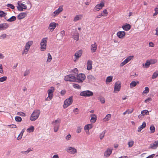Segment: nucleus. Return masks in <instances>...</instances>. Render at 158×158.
Listing matches in <instances>:
<instances>
[{"mask_svg":"<svg viewBox=\"0 0 158 158\" xmlns=\"http://www.w3.org/2000/svg\"><path fill=\"white\" fill-rule=\"evenodd\" d=\"M105 134V131H103L100 134L99 137L101 139H102L104 137Z\"/></svg>","mask_w":158,"mask_h":158,"instance_id":"nucleus-46","label":"nucleus"},{"mask_svg":"<svg viewBox=\"0 0 158 158\" xmlns=\"http://www.w3.org/2000/svg\"><path fill=\"white\" fill-rule=\"evenodd\" d=\"M158 76V72H154L152 76V79H155Z\"/></svg>","mask_w":158,"mask_h":158,"instance_id":"nucleus-45","label":"nucleus"},{"mask_svg":"<svg viewBox=\"0 0 158 158\" xmlns=\"http://www.w3.org/2000/svg\"><path fill=\"white\" fill-rule=\"evenodd\" d=\"M79 112V110L77 108H76L73 110V112L76 114H77Z\"/></svg>","mask_w":158,"mask_h":158,"instance_id":"nucleus-59","label":"nucleus"},{"mask_svg":"<svg viewBox=\"0 0 158 158\" xmlns=\"http://www.w3.org/2000/svg\"><path fill=\"white\" fill-rule=\"evenodd\" d=\"M93 95V93L89 90L82 91L80 93V95L83 97H89Z\"/></svg>","mask_w":158,"mask_h":158,"instance_id":"nucleus-9","label":"nucleus"},{"mask_svg":"<svg viewBox=\"0 0 158 158\" xmlns=\"http://www.w3.org/2000/svg\"><path fill=\"white\" fill-rule=\"evenodd\" d=\"M113 77L112 76H109L107 77L106 81L108 82H110L112 81Z\"/></svg>","mask_w":158,"mask_h":158,"instance_id":"nucleus-41","label":"nucleus"},{"mask_svg":"<svg viewBox=\"0 0 158 158\" xmlns=\"http://www.w3.org/2000/svg\"><path fill=\"white\" fill-rule=\"evenodd\" d=\"M66 151L71 154H74L77 152V150L74 148L69 147L66 148Z\"/></svg>","mask_w":158,"mask_h":158,"instance_id":"nucleus-16","label":"nucleus"},{"mask_svg":"<svg viewBox=\"0 0 158 158\" xmlns=\"http://www.w3.org/2000/svg\"><path fill=\"white\" fill-rule=\"evenodd\" d=\"M40 113V111L36 110L33 111L30 117V119L32 121H34L38 118Z\"/></svg>","mask_w":158,"mask_h":158,"instance_id":"nucleus-5","label":"nucleus"},{"mask_svg":"<svg viewBox=\"0 0 158 158\" xmlns=\"http://www.w3.org/2000/svg\"><path fill=\"white\" fill-rule=\"evenodd\" d=\"M82 129V127L81 126L77 127L76 132L78 133H80Z\"/></svg>","mask_w":158,"mask_h":158,"instance_id":"nucleus-44","label":"nucleus"},{"mask_svg":"<svg viewBox=\"0 0 158 158\" xmlns=\"http://www.w3.org/2000/svg\"><path fill=\"white\" fill-rule=\"evenodd\" d=\"M105 1L104 0L101 1L100 3L96 5L94 7L93 10L94 12L98 11L101 10L105 6Z\"/></svg>","mask_w":158,"mask_h":158,"instance_id":"nucleus-3","label":"nucleus"},{"mask_svg":"<svg viewBox=\"0 0 158 158\" xmlns=\"http://www.w3.org/2000/svg\"><path fill=\"white\" fill-rule=\"evenodd\" d=\"M63 10V6H60L59 8L53 12L51 15L53 17H55L56 16L58 15L60 12H62Z\"/></svg>","mask_w":158,"mask_h":158,"instance_id":"nucleus-11","label":"nucleus"},{"mask_svg":"<svg viewBox=\"0 0 158 158\" xmlns=\"http://www.w3.org/2000/svg\"><path fill=\"white\" fill-rule=\"evenodd\" d=\"M6 15V13L4 11L0 10V17H3L5 16Z\"/></svg>","mask_w":158,"mask_h":158,"instance_id":"nucleus-40","label":"nucleus"},{"mask_svg":"<svg viewBox=\"0 0 158 158\" xmlns=\"http://www.w3.org/2000/svg\"><path fill=\"white\" fill-rule=\"evenodd\" d=\"M7 79L6 76H3L0 78V82H2L6 81Z\"/></svg>","mask_w":158,"mask_h":158,"instance_id":"nucleus-43","label":"nucleus"},{"mask_svg":"<svg viewBox=\"0 0 158 158\" xmlns=\"http://www.w3.org/2000/svg\"><path fill=\"white\" fill-rule=\"evenodd\" d=\"M55 91V88L53 87H51L48 90V96L47 98L45 100L46 101H50L52 99L53 97V93Z\"/></svg>","mask_w":158,"mask_h":158,"instance_id":"nucleus-6","label":"nucleus"},{"mask_svg":"<svg viewBox=\"0 0 158 158\" xmlns=\"http://www.w3.org/2000/svg\"><path fill=\"white\" fill-rule=\"evenodd\" d=\"M101 13L102 16H106L107 15L108 12H107L106 9H104L102 12H101Z\"/></svg>","mask_w":158,"mask_h":158,"instance_id":"nucleus-34","label":"nucleus"},{"mask_svg":"<svg viewBox=\"0 0 158 158\" xmlns=\"http://www.w3.org/2000/svg\"><path fill=\"white\" fill-rule=\"evenodd\" d=\"M152 100V99L151 98H148V99L145 100L144 101V102L145 103H148L149 101H151Z\"/></svg>","mask_w":158,"mask_h":158,"instance_id":"nucleus-58","label":"nucleus"},{"mask_svg":"<svg viewBox=\"0 0 158 158\" xmlns=\"http://www.w3.org/2000/svg\"><path fill=\"white\" fill-rule=\"evenodd\" d=\"M97 45L96 42H94V44H92L90 47V51L92 53H94L96 52L97 49Z\"/></svg>","mask_w":158,"mask_h":158,"instance_id":"nucleus-17","label":"nucleus"},{"mask_svg":"<svg viewBox=\"0 0 158 158\" xmlns=\"http://www.w3.org/2000/svg\"><path fill=\"white\" fill-rule=\"evenodd\" d=\"M33 44V42L32 41H29L26 43L25 46V49L23 51L22 54L23 55L24 54H27L30 49V47Z\"/></svg>","mask_w":158,"mask_h":158,"instance_id":"nucleus-1","label":"nucleus"},{"mask_svg":"<svg viewBox=\"0 0 158 158\" xmlns=\"http://www.w3.org/2000/svg\"><path fill=\"white\" fill-rule=\"evenodd\" d=\"M22 118L19 116H16L15 117V120L16 121L20 122L22 121Z\"/></svg>","mask_w":158,"mask_h":158,"instance_id":"nucleus-47","label":"nucleus"},{"mask_svg":"<svg viewBox=\"0 0 158 158\" xmlns=\"http://www.w3.org/2000/svg\"><path fill=\"white\" fill-rule=\"evenodd\" d=\"M146 126V123L145 122L143 123L142 124L139 126L138 129L137 131L138 132H140L143 128H145Z\"/></svg>","mask_w":158,"mask_h":158,"instance_id":"nucleus-27","label":"nucleus"},{"mask_svg":"<svg viewBox=\"0 0 158 158\" xmlns=\"http://www.w3.org/2000/svg\"><path fill=\"white\" fill-rule=\"evenodd\" d=\"M17 114L18 115L23 117H25L26 116L25 114L24 113L22 112H18L17 113Z\"/></svg>","mask_w":158,"mask_h":158,"instance_id":"nucleus-49","label":"nucleus"},{"mask_svg":"<svg viewBox=\"0 0 158 158\" xmlns=\"http://www.w3.org/2000/svg\"><path fill=\"white\" fill-rule=\"evenodd\" d=\"M99 100L100 102L102 104H104L105 103V99L104 98H99Z\"/></svg>","mask_w":158,"mask_h":158,"instance_id":"nucleus-53","label":"nucleus"},{"mask_svg":"<svg viewBox=\"0 0 158 158\" xmlns=\"http://www.w3.org/2000/svg\"><path fill=\"white\" fill-rule=\"evenodd\" d=\"M82 53V51L81 50H78L76 52L74 55L75 58L74 61H76L77 59L81 56Z\"/></svg>","mask_w":158,"mask_h":158,"instance_id":"nucleus-13","label":"nucleus"},{"mask_svg":"<svg viewBox=\"0 0 158 158\" xmlns=\"http://www.w3.org/2000/svg\"><path fill=\"white\" fill-rule=\"evenodd\" d=\"M73 72L75 73H77L78 70L77 68H75L73 70Z\"/></svg>","mask_w":158,"mask_h":158,"instance_id":"nucleus-62","label":"nucleus"},{"mask_svg":"<svg viewBox=\"0 0 158 158\" xmlns=\"http://www.w3.org/2000/svg\"><path fill=\"white\" fill-rule=\"evenodd\" d=\"M52 59V57L50 53H48V58L47 61V62H50Z\"/></svg>","mask_w":158,"mask_h":158,"instance_id":"nucleus-37","label":"nucleus"},{"mask_svg":"<svg viewBox=\"0 0 158 158\" xmlns=\"http://www.w3.org/2000/svg\"><path fill=\"white\" fill-rule=\"evenodd\" d=\"M73 87L75 89H81V87L78 84H74L73 85Z\"/></svg>","mask_w":158,"mask_h":158,"instance_id":"nucleus-52","label":"nucleus"},{"mask_svg":"<svg viewBox=\"0 0 158 158\" xmlns=\"http://www.w3.org/2000/svg\"><path fill=\"white\" fill-rule=\"evenodd\" d=\"M133 110H134L133 109L132 110H130L129 109H127L126 111H127V114H131L133 112Z\"/></svg>","mask_w":158,"mask_h":158,"instance_id":"nucleus-57","label":"nucleus"},{"mask_svg":"<svg viewBox=\"0 0 158 158\" xmlns=\"http://www.w3.org/2000/svg\"><path fill=\"white\" fill-rule=\"evenodd\" d=\"M27 16V13L26 12H22L19 13L17 16V18L20 20L24 18Z\"/></svg>","mask_w":158,"mask_h":158,"instance_id":"nucleus-20","label":"nucleus"},{"mask_svg":"<svg viewBox=\"0 0 158 158\" xmlns=\"http://www.w3.org/2000/svg\"><path fill=\"white\" fill-rule=\"evenodd\" d=\"M92 62L91 60H88L87 61V69L88 70H91L92 68Z\"/></svg>","mask_w":158,"mask_h":158,"instance_id":"nucleus-22","label":"nucleus"},{"mask_svg":"<svg viewBox=\"0 0 158 158\" xmlns=\"http://www.w3.org/2000/svg\"><path fill=\"white\" fill-rule=\"evenodd\" d=\"M134 143V142L133 140H131L129 141L128 143V147L131 148L132 147Z\"/></svg>","mask_w":158,"mask_h":158,"instance_id":"nucleus-42","label":"nucleus"},{"mask_svg":"<svg viewBox=\"0 0 158 158\" xmlns=\"http://www.w3.org/2000/svg\"><path fill=\"white\" fill-rule=\"evenodd\" d=\"M126 35V32L124 31H119L117 33V36L120 39H123Z\"/></svg>","mask_w":158,"mask_h":158,"instance_id":"nucleus-19","label":"nucleus"},{"mask_svg":"<svg viewBox=\"0 0 158 158\" xmlns=\"http://www.w3.org/2000/svg\"><path fill=\"white\" fill-rule=\"evenodd\" d=\"M47 40V38L45 37L42 39L41 41L40 50L42 51H44L46 49Z\"/></svg>","mask_w":158,"mask_h":158,"instance_id":"nucleus-4","label":"nucleus"},{"mask_svg":"<svg viewBox=\"0 0 158 158\" xmlns=\"http://www.w3.org/2000/svg\"><path fill=\"white\" fill-rule=\"evenodd\" d=\"M73 102L72 97L66 99L64 102L63 108L64 109L66 108L72 104Z\"/></svg>","mask_w":158,"mask_h":158,"instance_id":"nucleus-7","label":"nucleus"},{"mask_svg":"<svg viewBox=\"0 0 158 158\" xmlns=\"http://www.w3.org/2000/svg\"><path fill=\"white\" fill-rule=\"evenodd\" d=\"M60 35L61 38L62 39L64 36L65 34V31L64 30L62 31H60Z\"/></svg>","mask_w":158,"mask_h":158,"instance_id":"nucleus-51","label":"nucleus"},{"mask_svg":"<svg viewBox=\"0 0 158 158\" xmlns=\"http://www.w3.org/2000/svg\"><path fill=\"white\" fill-rule=\"evenodd\" d=\"M141 114H142L143 115H144L145 114L149 115V112L148 110H146L142 111Z\"/></svg>","mask_w":158,"mask_h":158,"instance_id":"nucleus-39","label":"nucleus"},{"mask_svg":"<svg viewBox=\"0 0 158 158\" xmlns=\"http://www.w3.org/2000/svg\"><path fill=\"white\" fill-rule=\"evenodd\" d=\"M122 28L125 31H127L130 29L131 26L129 24L126 23L122 26Z\"/></svg>","mask_w":158,"mask_h":158,"instance_id":"nucleus-23","label":"nucleus"},{"mask_svg":"<svg viewBox=\"0 0 158 158\" xmlns=\"http://www.w3.org/2000/svg\"><path fill=\"white\" fill-rule=\"evenodd\" d=\"M158 146V141H155L150 145V148L153 149H156Z\"/></svg>","mask_w":158,"mask_h":158,"instance_id":"nucleus-21","label":"nucleus"},{"mask_svg":"<svg viewBox=\"0 0 158 158\" xmlns=\"http://www.w3.org/2000/svg\"><path fill=\"white\" fill-rule=\"evenodd\" d=\"M17 4V8L18 10L19 11H23L24 9L26 10L27 9V6L22 3L21 1L18 2Z\"/></svg>","mask_w":158,"mask_h":158,"instance_id":"nucleus-8","label":"nucleus"},{"mask_svg":"<svg viewBox=\"0 0 158 158\" xmlns=\"http://www.w3.org/2000/svg\"><path fill=\"white\" fill-rule=\"evenodd\" d=\"M0 73L2 74H3L4 72L2 64H0Z\"/></svg>","mask_w":158,"mask_h":158,"instance_id":"nucleus-55","label":"nucleus"},{"mask_svg":"<svg viewBox=\"0 0 158 158\" xmlns=\"http://www.w3.org/2000/svg\"><path fill=\"white\" fill-rule=\"evenodd\" d=\"M155 156L154 154H152L151 155L149 156L146 158H153Z\"/></svg>","mask_w":158,"mask_h":158,"instance_id":"nucleus-64","label":"nucleus"},{"mask_svg":"<svg viewBox=\"0 0 158 158\" xmlns=\"http://www.w3.org/2000/svg\"><path fill=\"white\" fill-rule=\"evenodd\" d=\"M10 128H16V126L15 124L11 125L9 126Z\"/></svg>","mask_w":158,"mask_h":158,"instance_id":"nucleus-61","label":"nucleus"},{"mask_svg":"<svg viewBox=\"0 0 158 158\" xmlns=\"http://www.w3.org/2000/svg\"><path fill=\"white\" fill-rule=\"evenodd\" d=\"M79 34L78 33H76L73 36L74 39L76 40H78L79 38Z\"/></svg>","mask_w":158,"mask_h":158,"instance_id":"nucleus-38","label":"nucleus"},{"mask_svg":"<svg viewBox=\"0 0 158 158\" xmlns=\"http://www.w3.org/2000/svg\"><path fill=\"white\" fill-rule=\"evenodd\" d=\"M6 6L12 9H14L15 8V6L12 4H8L6 5Z\"/></svg>","mask_w":158,"mask_h":158,"instance_id":"nucleus-50","label":"nucleus"},{"mask_svg":"<svg viewBox=\"0 0 158 158\" xmlns=\"http://www.w3.org/2000/svg\"><path fill=\"white\" fill-rule=\"evenodd\" d=\"M57 24L55 22L51 23L49 25L48 29L51 32L56 27Z\"/></svg>","mask_w":158,"mask_h":158,"instance_id":"nucleus-18","label":"nucleus"},{"mask_svg":"<svg viewBox=\"0 0 158 158\" xmlns=\"http://www.w3.org/2000/svg\"><path fill=\"white\" fill-rule=\"evenodd\" d=\"M149 88L148 87H146L145 88V90L143 91L144 94H148L149 92Z\"/></svg>","mask_w":158,"mask_h":158,"instance_id":"nucleus-48","label":"nucleus"},{"mask_svg":"<svg viewBox=\"0 0 158 158\" xmlns=\"http://www.w3.org/2000/svg\"><path fill=\"white\" fill-rule=\"evenodd\" d=\"M64 80L66 81L73 82L76 81V79L74 76L70 74L66 76L65 77Z\"/></svg>","mask_w":158,"mask_h":158,"instance_id":"nucleus-12","label":"nucleus"},{"mask_svg":"<svg viewBox=\"0 0 158 158\" xmlns=\"http://www.w3.org/2000/svg\"><path fill=\"white\" fill-rule=\"evenodd\" d=\"M150 130L151 133H153L155 132V128L153 125L151 126L150 127Z\"/></svg>","mask_w":158,"mask_h":158,"instance_id":"nucleus-35","label":"nucleus"},{"mask_svg":"<svg viewBox=\"0 0 158 158\" xmlns=\"http://www.w3.org/2000/svg\"><path fill=\"white\" fill-rule=\"evenodd\" d=\"M90 116L91 117V122L93 123H94L97 120L96 115L95 114H92Z\"/></svg>","mask_w":158,"mask_h":158,"instance_id":"nucleus-28","label":"nucleus"},{"mask_svg":"<svg viewBox=\"0 0 158 158\" xmlns=\"http://www.w3.org/2000/svg\"><path fill=\"white\" fill-rule=\"evenodd\" d=\"M85 76L84 74L80 73L77 76L76 79L77 80V82L81 83L85 80Z\"/></svg>","mask_w":158,"mask_h":158,"instance_id":"nucleus-10","label":"nucleus"},{"mask_svg":"<svg viewBox=\"0 0 158 158\" xmlns=\"http://www.w3.org/2000/svg\"><path fill=\"white\" fill-rule=\"evenodd\" d=\"M149 61L150 62L151 64H154L157 62V60L155 59L151 60Z\"/></svg>","mask_w":158,"mask_h":158,"instance_id":"nucleus-56","label":"nucleus"},{"mask_svg":"<svg viewBox=\"0 0 158 158\" xmlns=\"http://www.w3.org/2000/svg\"><path fill=\"white\" fill-rule=\"evenodd\" d=\"M6 34H3L0 37L2 39H4L6 38Z\"/></svg>","mask_w":158,"mask_h":158,"instance_id":"nucleus-60","label":"nucleus"},{"mask_svg":"<svg viewBox=\"0 0 158 158\" xmlns=\"http://www.w3.org/2000/svg\"><path fill=\"white\" fill-rule=\"evenodd\" d=\"M139 83V81H137L136 82L133 81L130 84V87L131 88H133L135 87L137 84Z\"/></svg>","mask_w":158,"mask_h":158,"instance_id":"nucleus-26","label":"nucleus"},{"mask_svg":"<svg viewBox=\"0 0 158 158\" xmlns=\"http://www.w3.org/2000/svg\"><path fill=\"white\" fill-rule=\"evenodd\" d=\"M16 20V17L15 16H12L10 19L7 20V21L9 22H12Z\"/></svg>","mask_w":158,"mask_h":158,"instance_id":"nucleus-36","label":"nucleus"},{"mask_svg":"<svg viewBox=\"0 0 158 158\" xmlns=\"http://www.w3.org/2000/svg\"><path fill=\"white\" fill-rule=\"evenodd\" d=\"M83 18V15H76L74 17L73 21L76 22L80 20L81 19Z\"/></svg>","mask_w":158,"mask_h":158,"instance_id":"nucleus-24","label":"nucleus"},{"mask_svg":"<svg viewBox=\"0 0 158 158\" xmlns=\"http://www.w3.org/2000/svg\"><path fill=\"white\" fill-rule=\"evenodd\" d=\"M151 64L149 60H147L145 63L143 64V66H144L145 68H148L149 67Z\"/></svg>","mask_w":158,"mask_h":158,"instance_id":"nucleus-31","label":"nucleus"},{"mask_svg":"<svg viewBox=\"0 0 158 158\" xmlns=\"http://www.w3.org/2000/svg\"><path fill=\"white\" fill-rule=\"evenodd\" d=\"M71 138V136L70 134H68L65 137V139L67 140H70Z\"/></svg>","mask_w":158,"mask_h":158,"instance_id":"nucleus-54","label":"nucleus"},{"mask_svg":"<svg viewBox=\"0 0 158 158\" xmlns=\"http://www.w3.org/2000/svg\"><path fill=\"white\" fill-rule=\"evenodd\" d=\"M111 115L110 114H107L105 117L103 118V120L104 122H106L109 121L111 118Z\"/></svg>","mask_w":158,"mask_h":158,"instance_id":"nucleus-29","label":"nucleus"},{"mask_svg":"<svg viewBox=\"0 0 158 158\" xmlns=\"http://www.w3.org/2000/svg\"><path fill=\"white\" fill-rule=\"evenodd\" d=\"M92 127L93 125L92 124H88L85 126L84 127V130L85 131L89 130V129L92 128Z\"/></svg>","mask_w":158,"mask_h":158,"instance_id":"nucleus-30","label":"nucleus"},{"mask_svg":"<svg viewBox=\"0 0 158 158\" xmlns=\"http://www.w3.org/2000/svg\"><path fill=\"white\" fill-rule=\"evenodd\" d=\"M134 57L133 56H130L128 57L123 62L120 64V67H122L128 63Z\"/></svg>","mask_w":158,"mask_h":158,"instance_id":"nucleus-14","label":"nucleus"},{"mask_svg":"<svg viewBox=\"0 0 158 158\" xmlns=\"http://www.w3.org/2000/svg\"><path fill=\"white\" fill-rule=\"evenodd\" d=\"M34 130V127L33 126H31L28 128L27 130V131L29 133H31L33 132Z\"/></svg>","mask_w":158,"mask_h":158,"instance_id":"nucleus-33","label":"nucleus"},{"mask_svg":"<svg viewBox=\"0 0 158 158\" xmlns=\"http://www.w3.org/2000/svg\"><path fill=\"white\" fill-rule=\"evenodd\" d=\"M60 122L61 120L59 118H58L52 122V124L54 126V130L55 132H56L58 131Z\"/></svg>","mask_w":158,"mask_h":158,"instance_id":"nucleus-2","label":"nucleus"},{"mask_svg":"<svg viewBox=\"0 0 158 158\" xmlns=\"http://www.w3.org/2000/svg\"><path fill=\"white\" fill-rule=\"evenodd\" d=\"M121 84L118 82H117L115 83L114 89V92L117 93L118 92L120 89Z\"/></svg>","mask_w":158,"mask_h":158,"instance_id":"nucleus-15","label":"nucleus"},{"mask_svg":"<svg viewBox=\"0 0 158 158\" xmlns=\"http://www.w3.org/2000/svg\"><path fill=\"white\" fill-rule=\"evenodd\" d=\"M154 46V44L153 42H151L149 43V46L153 47Z\"/></svg>","mask_w":158,"mask_h":158,"instance_id":"nucleus-63","label":"nucleus"},{"mask_svg":"<svg viewBox=\"0 0 158 158\" xmlns=\"http://www.w3.org/2000/svg\"><path fill=\"white\" fill-rule=\"evenodd\" d=\"M87 78L89 81H91L95 80V78L92 75H89L88 76Z\"/></svg>","mask_w":158,"mask_h":158,"instance_id":"nucleus-32","label":"nucleus"},{"mask_svg":"<svg viewBox=\"0 0 158 158\" xmlns=\"http://www.w3.org/2000/svg\"><path fill=\"white\" fill-rule=\"evenodd\" d=\"M112 149L107 148L105 152L104 156L106 157L109 156L112 153Z\"/></svg>","mask_w":158,"mask_h":158,"instance_id":"nucleus-25","label":"nucleus"}]
</instances>
